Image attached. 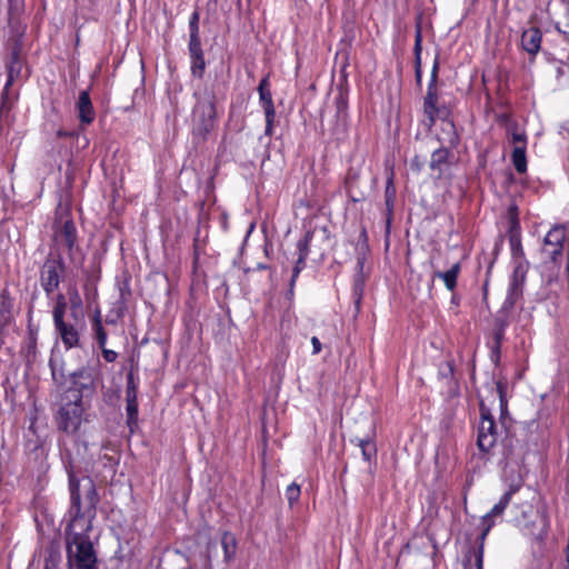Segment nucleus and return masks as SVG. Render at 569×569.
<instances>
[{"mask_svg": "<svg viewBox=\"0 0 569 569\" xmlns=\"http://www.w3.org/2000/svg\"><path fill=\"white\" fill-rule=\"evenodd\" d=\"M311 345L313 348L312 353L318 355L321 351V347H322L320 340L317 337H312Z\"/></svg>", "mask_w": 569, "mask_h": 569, "instance_id": "nucleus-35", "label": "nucleus"}, {"mask_svg": "<svg viewBox=\"0 0 569 569\" xmlns=\"http://www.w3.org/2000/svg\"><path fill=\"white\" fill-rule=\"evenodd\" d=\"M416 77H417V81L420 82L421 81L420 60L419 61L417 60Z\"/></svg>", "mask_w": 569, "mask_h": 569, "instance_id": "nucleus-39", "label": "nucleus"}, {"mask_svg": "<svg viewBox=\"0 0 569 569\" xmlns=\"http://www.w3.org/2000/svg\"><path fill=\"white\" fill-rule=\"evenodd\" d=\"M12 59H13V61H12L11 66L9 67V81H8V83H7V84H10V83L12 82V80H13V73L19 71V68H18V67H16V64H18V61H17V53H13V54H12Z\"/></svg>", "mask_w": 569, "mask_h": 569, "instance_id": "nucleus-32", "label": "nucleus"}, {"mask_svg": "<svg viewBox=\"0 0 569 569\" xmlns=\"http://www.w3.org/2000/svg\"><path fill=\"white\" fill-rule=\"evenodd\" d=\"M92 529L89 521L77 520L69 523L66 530L68 569H93L97 555L88 532Z\"/></svg>", "mask_w": 569, "mask_h": 569, "instance_id": "nucleus-1", "label": "nucleus"}, {"mask_svg": "<svg viewBox=\"0 0 569 569\" xmlns=\"http://www.w3.org/2000/svg\"><path fill=\"white\" fill-rule=\"evenodd\" d=\"M512 163L519 173L527 171V158L525 146H516L512 151Z\"/></svg>", "mask_w": 569, "mask_h": 569, "instance_id": "nucleus-19", "label": "nucleus"}, {"mask_svg": "<svg viewBox=\"0 0 569 569\" xmlns=\"http://www.w3.org/2000/svg\"><path fill=\"white\" fill-rule=\"evenodd\" d=\"M258 90L264 114L271 116L272 111L274 110V107L267 79L261 80Z\"/></svg>", "mask_w": 569, "mask_h": 569, "instance_id": "nucleus-16", "label": "nucleus"}, {"mask_svg": "<svg viewBox=\"0 0 569 569\" xmlns=\"http://www.w3.org/2000/svg\"><path fill=\"white\" fill-rule=\"evenodd\" d=\"M77 107L81 123L90 124L94 119V111L87 91H81L79 93Z\"/></svg>", "mask_w": 569, "mask_h": 569, "instance_id": "nucleus-13", "label": "nucleus"}, {"mask_svg": "<svg viewBox=\"0 0 569 569\" xmlns=\"http://www.w3.org/2000/svg\"><path fill=\"white\" fill-rule=\"evenodd\" d=\"M98 326H102L101 313L99 310H97L93 316L92 328H97Z\"/></svg>", "mask_w": 569, "mask_h": 569, "instance_id": "nucleus-36", "label": "nucleus"}, {"mask_svg": "<svg viewBox=\"0 0 569 569\" xmlns=\"http://www.w3.org/2000/svg\"><path fill=\"white\" fill-rule=\"evenodd\" d=\"M101 350L106 361L113 362L117 359V352H114L113 350L106 349L104 347Z\"/></svg>", "mask_w": 569, "mask_h": 569, "instance_id": "nucleus-33", "label": "nucleus"}, {"mask_svg": "<svg viewBox=\"0 0 569 569\" xmlns=\"http://www.w3.org/2000/svg\"><path fill=\"white\" fill-rule=\"evenodd\" d=\"M70 300L73 307H79L81 305V298L77 290L70 292Z\"/></svg>", "mask_w": 569, "mask_h": 569, "instance_id": "nucleus-34", "label": "nucleus"}, {"mask_svg": "<svg viewBox=\"0 0 569 569\" xmlns=\"http://www.w3.org/2000/svg\"><path fill=\"white\" fill-rule=\"evenodd\" d=\"M127 415H128V425L132 426L137 423L138 419V401H137V392L134 387L127 388Z\"/></svg>", "mask_w": 569, "mask_h": 569, "instance_id": "nucleus-15", "label": "nucleus"}, {"mask_svg": "<svg viewBox=\"0 0 569 569\" xmlns=\"http://www.w3.org/2000/svg\"><path fill=\"white\" fill-rule=\"evenodd\" d=\"M286 497L290 505L297 502L300 497V487L295 482L289 485L286 490Z\"/></svg>", "mask_w": 569, "mask_h": 569, "instance_id": "nucleus-25", "label": "nucleus"}, {"mask_svg": "<svg viewBox=\"0 0 569 569\" xmlns=\"http://www.w3.org/2000/svg\"><path fill=\"white\" fill-rule=\"evenodd\" d=\"M519 490V486H511L509 490L501 497L498 503H496L492 509L483 516V522L486 523V528L482 532V538L486 537V535L489 532L492 523L489 522V520L492 517H497L503 513L505 509L509 505L511 497Z\"/></svg>", "mask_w": 569, "mask_h": 569, "instance_id": "nucleus-10", "label": "nucleus"}, {"mask_svg": "<svg viewBox=\"0 0 569 569\" xmlns=\"http://www.w3.org/2000/svg\"><path fill=\"white\" fill-rule=\"evenodd\" d=\"M437 70L438 66L435 63L431 72V79L428 84L427 94L423 102V111L429 119V124H433L437 118H439L443 111L437 107V94H436V82H437Z\"/></svg>", "mask_w": 569, "mask_h": 569, "instance_id": "nucleus-6", "label": "nucleus"}, {"mask_svg": "<svg viewBox=\"0 0 569 569\" xmlns=\"http://www.w3.org/2000/svg\"><path fill=\"white\" fill-rule=\"evenodd\" d=\"M92 330L99 347L103 349L107 342V333L103 329V326H98L97 328H92Z\"/></svg>", "mask_w": 569, "mask_h": 569, "instance_id": "nucleus-28", "label": "nucleus"}, {"mask_svg": "<svg viewBox=\"0 0 569 569\" xmlns=\"http://www.w3.org/2000/svg\"><path fill=\"white\" fill-rule=\"evenodd\" d=\"M441 126L442 136L439 137V140L449 144L450 147H456L459 142V137L456 132L455 124L449 120H443Z\"/></svg>", "mask_w": 569, "mask_h": 569, "instance_id": "nucleus-17", "label": "nucleus"}, {"mask_svg": "<svg viewBox=\"0 0 569 569\" xmlns=\"http://www.w3.org/2000/svg\"><path fill=\"white\" fill-rule=\"evenodd\" d=\"M541 41L542 33L536 27L526 29L521 34V48L532 57L537 56L540 51Z\"/></svg>", "mask_w": 569, "mask_h": 569, "instance_id": "nucleus-11", "label": "nucleus"}, {"mask_svg": "<svg viewBox=\"0 0 569 569\" xmlns=\"http://www.w3.org/2000/svg\"><path fill=\"white\" fill-rule=\"evenodd\" d=\"M199 12L194 11L189 21L190 36H199Z\"/></svg>", "mask_w": 569, "mask_h": 569, "instance_id": "nucleus-29", "label": "nucleus"}, {"mask_svg": "<svg viewBox=\"0 0 569 569\" xmlns=\"http://www.w3.org/2000/svg\"><path fill=\"white\" fill-rule=\"evenodd\" d=\"M82 396L78 390H69L63 397L57 421L60 429L68 433L79 430L83 420Z\"/></svg>", "mask_w": 569, "mask_h": 569, "instance_id": "nucleus-3", "label": "nucleus"}, {"mask_svg": "<svg viewBox=\"0 0 569 569\" xmlns=\"http://www.w3.org/2000/svg\"><path fill=\"white\" fill-rule=\"evenodd\" d=\"M189 51L191 58L203 54L199 36H190Z\"/></svg>", "mask_w": 569, "mask_h": 569, "instance_id": "nucleus-24", "label": "nucleus"}, {"mask_svg": "<svg viewBox=\"0 0 569 569\" xmlns=\"http://www.w3.org/2000/svg\"><path fill=\"white\" fill-rule=\"evenodd\" d=\"M63 271V264L60 260H47L41 270V284L43 290L50 295L59 286L60 274Z\"/></svg>", "mask_w": 569, "mask_h": 569, "instance_id": "nucleus-5", "label": "nucleus"}, {"mask_svg": "<svg viewBox=\"0 0 569 569\" xmlns=\"http://www.w3.org/2000/svg\"><path fill=\"white\" fill-rule=\"evenodd\" d=\"M482 557H483V552H482V548H481L477 555L478 569H482Z\"/></svg>", "mask_w": 569, "mask_h": 569, "instance_id": "nucleus-38", "label": "nucleus"}, {"mask_svg": "<svg viewBox=\"0 0 569 569\" xmlns=\"http://www.w3.org/2000/svg\"><path fill=\"white\" fill-rule=\"evenodd\" d=\"M461 270L460 262H456L447 271H436L433 278L441 279L449 291H453L457 286V279Z\"/></svg>", "mask_w": 569, "mask_h": 569, "instance_id": "nucleus-14", "label": "nucleus"}, {"mask_svg": "<svg viewBox=\"0 0 569 569\" xmlns=\"http://www.w3.org/2000/svg\"><path fill=\"white\" fill-rule=\"evenodd\" d=\"M512 226H513V227H515V226H518V222H517L516 220H515V221H512Z\"/></svg>", "mask_w": 569, "mask_h": 569, "instance_id": "nucleus-41", "label": "nucleus"}, {"mask_svg": "<svg viewBox=\"0 0 569 569\" xmlns=\"http://www.w3.org/2000/svg\"><path fill=\"white\" fill-rule=\"evenodd\" d=\"M545 533H546L545 532V522L541 521V529H540V531L538 533H533L532 536H533L535 539L541 540L543 538Z\"/></svg>", "mask_w": 569, "mask_h": 569, "instance_id": "nucleus-37", "label": "nucleus"}, {"mask_svg": "<svg viewBox=\"0 0 569 569\" xmlns=\"http://www.w3.org/2000/svg\"><path fill=\"white\" fill-rule=\"evenodd\" d=\"M447 156H448V152L447 150L445 149H438L436 150L433 153H432V157H431V168H437L438 166H440L442 162L446 161L447 159Z\"/></svg>", "mask_w": 569, "mask_h": 569, "instance_id": "nucleus-26", "label": "nucleus"}, {"mask_svg": "<svg viewBox=\"0 0 569 569\" xmlns=\"http://www.w3.org/2000/svg\"><path fill=\"white\" fill-rule=\"evenodd\" d=\"M503 431L505 429L496 423L489 410L481 403L477 439L479 449L483 452H489Z\"/></svg>", "mask_w": 569, "mask_h": 569, "instance_id": "nucleus-4", "label": "nucleus"}, {"mask_svg": "<svg viewBox=\"0 0 569 569\" xmlns=\"http://www.w3.org/2000/svg\"><path fill=\"white\" fill-rule=\"evenodd\" d=\"M392 178H390L387 186V194L389 193V190L392 188Z\"/></svg>", "mask_w": 569, "mask_h": 569, "instance_id": "nucleus-40", "label": "nucleus"}, {"mask_svg": "<svg viewBox=\"0 0 569 569\" xmlns=\"http://www.w3.org/2000/svg\"><path fill=\"white\" fill-rule=\"evenodd\" d=\"M357 445L361 449L362 457L366 461H370L372 457L376 456L377 450L372 441L368 439H357Z\"/></svg>", "mask_w": 569, "mask_h": 569, "instance_id": "nucleus-21", "label": "nucleus"}, {"mask_svg": "<svg viewBox=\"0 0 569 569\" xmlns=\"http://www.w3.org/2000/svg\"><path fill=\"white\" fill-rule=\"evenodd\" d=\"M266 116V134L271 136L272 134V127H273V120L276 117V110L272 111L271 116Z\"/></svg>", "mask_w": 569, "mask_h": 569, "instance_id": "nucleus-31", "label": "nucleus"}, {"mask_svg": "<svg viewBox=\"0 0 569 569\" xmlns=\"http://www.w3.org/2000/svg\"><path fill=\"white\" fill-rule=\"evenodd\" d=\"M421 41H422L421 30L418 27L417 32H416V39H415V52H416V57H417L418 61L420 60Z\"/></svg>", "mask_w": 569, "mask_h": 569, "instance_id": "nucleus-30", "label": "nucleus"}, {"mask_svg": "<svg viewBox=\"0 0 569 569\" xmlns=\"http://www.w3.org/2000/svg\"><path fill=\"white\" fill-rule=\"evenodd\" d=\"M206 68L203 54L191 58V72L194 77L201 78Z\"/></svg>", "mask_w": 569, "mask_h": 569, "instance_id": "nucleus-23", "label": "nucleus"}, {"mask_svg": "<svg viewBox=\"0 0 569 569\" xmlns=\"http://www.w3.org/2000/svg\"><path fill=\"white\" fill-rule=\"evenodd\" d=\"M54 240L58 246H64L69 251L73 250L77 241V229L72 220L66 219L62 226L56 230Z\"/></svg>", "mask_w": 569, "mask_h": 569, "instance_id": "nucleus-9", "label": "nucleus"}, {"mask_svg": "<svg viewBox=\"0 0 569 569\" xmlns=\"http://www.w3.org/2000/svg\"><path fill=\"white\" fill-rule=\"evenodd\" d=\"M566 239L565 227L557 226L549 230L543 240V252L556 261L561 253L562 244Z\"/></svg>", "mask_w": 569, "mask_h": 569, "instance_id": "nucleus-7", "label": "nucleus"}, {"mask_svg": "<svg viewBox=\"0 0 569 569\" xmlns=\"http://www.w3.org/2000/svg\"><path fill=\"white\" fill-rule=\"evenodd\" d=\"M511 142L516 146H525L526 147V134L523 131L518 129H513L510 132Z\"/></svg>", "mask_w": 569, "mask_h": 569, "instance_id": "nucleus-27", "label": "nucleus"}, {"mask_svg": "<svg viewBox=\"0 0 569 569\" xmlns=\"http://www.w3.org/2000/svg\"><path fill=\"white\" fill-rule=\"evenodd\" d=\"M306 257H307L306 253L300 252L299 258H298V260L296 262V266H295V268L292 270V276H291V280H290V289H289V295L290 296H293V287H295V283L297 281V278L299 277V273L301 272V270L305 267Z\"/></svg>", "mask_w": 569, "mask_h": 569, "instance_id": "nucleus-22", "label": "nucleus"}, {"mask_svg": "<svg viewBox=\"0 0 569 569\" xmlns=\"http://www.w3.org/2000/svg\"><path fill=\"white\" fill-rule=\"evenodd\" d=\"M62 343L67 349H71L80 346V336L79 331L76 329L73 325L63 322L56 327Z\"/></svg>", "mask_w": 569, "mask_h": 569, "instance_id": "nucleus-12", "label": "nucleus"}, {"mask_svg": "<svg viewBox=\"0 0 569 569\" xmlns=\"http://www.w3.org/2000/svg\"><path fill=\"white\" fill-rule=\"evenodd\" d=\"M527 266L522 262H518L512 271L508 296L506 299V305L513 306L517 301V299L521 295L522 286L526 281L527 276Z\"/></svg>", "mask_w": 569, "mask_h": 569, "instance_id": "nucleus-8", "label": "nucleus"}, {"mask_svg": "<svg viewBox=\"0 0 569 569\" xmlns=\"http://www.w3.org/2000/svg\"><path fill=\"white\" fill-rule=\"evenodd\" d=\"M69 487L71 496L69 523H73L77 520L87 519L89 525L92 526V519L96 517V508L99 502V497L93 483L90 480L87 481L83 506L81 502V495L79 492V482L73 476H70Z\"/></svg>", "mask_w": 569, "mask_h": 569, "instance_id": "nucleus-2", "label": "nucleus"}, {"mask_svg": "<svg viewBox=\"0 0 569 569\" xmlns=\"http://www.w3.org/2000/svg\"><path fill=\"white\" fill-rule=\"evenodd\" d=\"M221 545L223 549V557L227 562L234 558L237 550V540L233 535L224 532L221 538Z\"/></svg>", "mask_w": 569, "mask_h": 569, "instance_id": "nucleus-18", "label": "nucleus"}, {"mask_svg": "<svg viewBox=\"0 0 569 569\" xmlns=\"http://www.w3.org/2000/svg\"><path fill=\"white\" fill-rule=\"evenodd\" d=\"M66 309H67L66 299L62 295H59L57 297L56 306L52 311L54 327L62 325L64 322L63 318H64Z\"/></svg>", "mask_w": 569, "mask_h": 569, "instance_id": "nucleus-20", "label": "nucleus"}]
</instances>
